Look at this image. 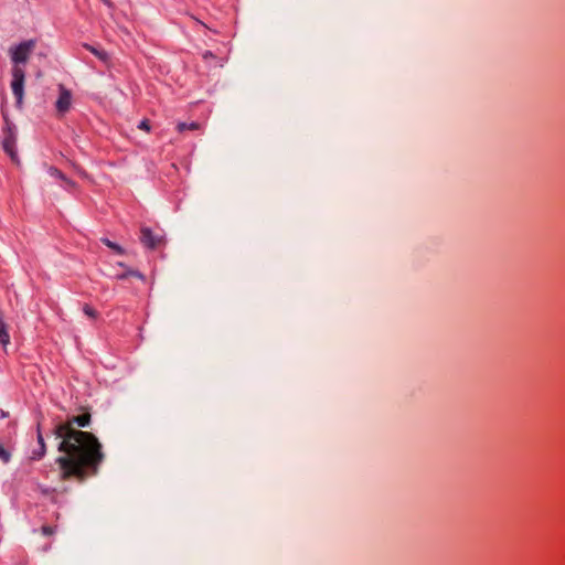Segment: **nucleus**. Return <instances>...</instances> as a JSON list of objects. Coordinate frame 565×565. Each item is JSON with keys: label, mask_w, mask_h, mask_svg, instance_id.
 <instances>
[{"label": "nucleus", "mask_w": 565, "mask_h": 565, "mask_svg": "<svg viewBox=\"0 0 565 565\" xmlns=\"http://www.w3.org/2000/svg\"><path fill=\"white\" fill-rule=\"evenodd\" d=\"M41 532L43 535L50 536L55 532V530L50 525H44L41 527Z\"/></svg>", "instance_id": "obj_15"}, {"label": "nucleus", "mask_w": 565, "mask_h": 565, "mask_svg": "<svg viewBox=\"0 0 565 565\" xmlns=\"http://www.w3.org/2000/svg\"><path fill=\"white\" fill-rule=\"evenodd\" d=\"M2 117L6 122V136L2 141V147L6 153L9 154L11 160L13 162H19V158L15 150V141H17V135H15V126L9 120L8 115L2 111Z\"/></svg>", "instance_id": "obj_2"}, {"label": "nucleus", "mask_w": 565, "mask_h": 565, "mask_svg": "<svg viewBox=\"0 0 565 565\" xmlns=\"http://www.w3.org/2000/svg\"><path fill=\"white\" fill-rule=\"evenodd\" d=\"M90 424V414L85 413L71 417L66 423L54 428L56 438H61L57 446L65 456L56 458L62 470L63 479L75 477L84 481L88 476L97 475L104 460L102 445L92 433L76 430L73 426L87 427Z\"/></svg>", "instance_id": "obj_1"}, {"label": "nucleus", "mask_w": 565, "mask_h": 565, "mask_svg": "<svg viewBox=\"0 0 565 565\" xmlns=\"http://www.w3.org/2000/svg\"><path fill=\"white\" fill-rule=\"evenodd\" d=\"M38 444H39L38 445L39 449L33 450L32 456H31L32 460L42 459L46 452V447H45L43 435L41 433L40 424L38 425Z\"/></svg>", "instance_id": "obj_7"}, {"label": "nucleus", "mask_w": 565, "mask_h": 565, "mask_svg": "<svg viewBox=\"0 0 565 565\" xmlns=\"http://www.w3.org/2000/svg\"><path fill=\"white\" fill-rule=\"evenodd\" d=\"M100 242L106 245L107 247H109L110 249H113L115 253L119 254V255H124L125 254V249L118 245L117 243L108 239L107 237H103L100 238Z\"/></svg>", "instance_id": "obj_9"}, {"label": "nucleus", "mask_w": 565, "mask_h": 565, "mask_svg": "<svg viewBox=\"0 0 565 565\" xmlns=\"http://www.w3.org/2000/svg\"><path fill=\"white\" fill-rule=\"evenodd\" d=\"M129 276L137 277L140 280H145L143 274H141L139 270H134V269H128L127 271L117 275V279L124 280V279L128 278Z\"/></svg>", "instance_id": "obj_11"}, {"label": "nucleus", "mask_w": 565, "mask_h": 565, "mask_svg": "<svg viewBox=\"0 0 565 565\" xmlns=\"http://www.w3.org/2000/svg\"><path fill=\"white\" fill-rule=\"evenodd\" d=\"M203 56H204V58H206V57L213 56V54H212V52L207 51L204 53Z\"/></svg>", "instance_id": "obj_18"}, {"label": "nucleus", "mask_w": 565, "mask_h": 565, "mask_svg": "<svg viewBox=\"0 0 565 565\" xmlns=\"http://www.w3.org/2000/svg\"><path fill=\"white\" fill-rule=\"evenodd\" d=\"M49 173L54 177V178H57V179H61V180H64L66 182V184L68 186H74L75 183L68 179L65 178V175L62 173V171H60L58 169L54 168V167H51L49 169Z\"/></svg>", "instance_id": "obj_10"}, {"label": "nucleus", "mask_w": 565, "mask_h": 565, "mask_svg": "<svg viewBox=\"0 0 565 565\" xmlns=\"http://www.w3.org/2000/svg\"><path fill=\"white\" fill-rule=\"evenodd\" d=\"M103 1H104V3H105V4H107V6H111L110 0H103Z\"/></svg>", "instance_id": "obj_20"}, {"label": "nucleus", "mask_w": 565, "mask_h": 565, "mask_svg": "<svg viewBox=\"0 0 565 565\" xmlns=\"http://www.w3.org/2000/svg\"><path fill=\"white\" fill-rule=\"evenodd\" d=\"M11 459V454L0 444V460L8 463Z\"/></svg>", "instance_id": "obj_13"}, {"label": "nucleus", "mask_w": 565, "mask_h": 565, "mask_svg": "<svg viewBox=\"0 0 565 565\" xmlns=\"http://www.w3.org/2000/svg\"><path fill=\"white\" fill-rule=\"evenodd\" d=\"M83 311H84V313H85L87 317L93 318V319H96V318H97V316H98L97 311H96L93 307H90L89 305H87V303H86V305H84V307H83Z\"/></svg>", "instance_id": "obj_14"}, {"label": "nucleus", "mask_w": 565, "mask_h": 565, "mask_svg": "<svg viewBox=\"0 0 565 565\" xmlns=\"http://www.w3.org/2000/svg\"><path fill=\"white\" fill-rule=\"evenodd\" d=\"M40 489H41V492H42V493H44V494H49V493H51V492H52V490H51V489H49V488L40 487Z\"/></svg>", "instance_id": "obj_17"}, {"label": "nucleus", "mask_w": 565, "mask_h": 565, "mask_svg": "<svg viewBox=\"0 0 565 565\" xmlns=\"http://www.w3.org/2000/svg\"><path fill=\"white\" fill-rule=\"evenodd\" d=\"M60 96L55 103V107L58 114L64 115L67 113L72 105V94L63 85H60Z\"/></svg>", "instance_id": "obj_6"}, {"label": "nucleus", "mask_w": 565, "mask_h": 565, "mask_svg": "<svg viewBox=\"0 0 565 565\" xmlns=\"http://www.w3.org/2000/svg\"><path fill=\"white\" fill-rule=\"evenodd\" d=\"M11 73V89L15 97V106L17 108L21 109L24 96L25 71L21 66H13Z\"/></svg>", "instance_id": "obj_3"}, {"label": "nucleus", "mask_w": 565, "mask_h": 565, "mask_svg": "<svg viewBox=\"0 0 565 565\" xmlns=\"http://www.w3.org/2000/svg\"><path fill=\"white\" fill-rule=\"evenodd\" d=\"M85 47L89 52H92L96 57H98L102 62L107 63L109 61V54L105 50L97 49L89 44H85Z\"/></svg>", "instance_id": "obj_8"}, {"label": "nucleus", "mask_w": 565, "mask_h": 565, "mask_svg": "<svg viewBox=\"0 0 565 565\" xmlns=\"http://www.w3.org/2000/svg\"><path fill=\"white\" fill-rule=\"evenodd\" d=\"M140 242L145 247L156 249L163 243V236L154 234L151 228L145 226L140 231Z\"/></svg>", "instance_id": "obj_5"}, {"label": "nucleus", "mask_w": 565, "mask_h": 565, "mask_svg": "<svg viewBox=\"0 0 565 565\" xmlns=\"http://www.w3.org/2000/svg\"><path fill=\"white\" fill-rule=\"evenodd\" d=\"M36 41L35 40H28L19 43L15 46H11L10 57L13 62V66H20L21 64H25L29 60L30 54L32 53L33 49L35 47Z\"/></svg>", "instance_id": "obj_4"}, {"label": "nucleus", "mask_w": 565, "mask_h": 565, "mask_svg": "<svg viewBox=\"0 0 565 565\" xmlns=\"http://www.w3.org/2000/svg\"><path fill=\"white\" fill-rule=\"evenodd\" d=\"M138 128L139 129H143L146 131H149L150 130V124H149V121L147 119H143V120H141L139 122Z\"/></svg>", "instance_id": "obj_16"}, {"label": "nucleus", "mask_w": 565, "mask_h": 565, "mask_svg": "<svg viewBox=\"0 0 565 565\" xmlns=\"http://www.w3.org/2000/svg\"><path fill=\"white\" fill-rule=\"evenodd\" d=\"M7 415H8V414H7L4 411L0 409V417H1V418L7 417Z\"/></svg>", "instance_id": "obj_19"}, {"label": "nucleus", "mask_w": 565, "mask_h": 565, "mask_svg": "<svg viewBox=\"0 0 565 565\" xmlns=\"http://www.w3.org/2000/svg\"><path fill=\"white\" fill-rule=\"evenodd\" d=\"M177 129L178 131L180 132H183L184 130L186 129H191V130H195V129H199V124L195 122V121H192L190 124H186V122H179L177 125Z\"/></svg>", "instance_id": "obj_12"}]
</instances>
